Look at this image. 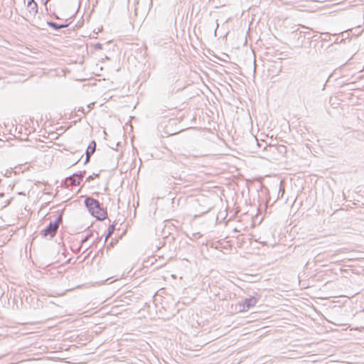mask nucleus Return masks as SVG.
Instances as JSON below:
<instances>
[{
  "label": "nucleus",
  "instance_id": "1",
  "mask_svg": "<svg viewBox=\"0 0 364 364\" xmlns=\"http://www.w3.org/2000/svg\"><path fill=\"white\" fill-rule=\"evenodd\" d=\"M84 203L89 213L98 220H104L107 218V211L102 207V204L92 197H87Z\"/></svg>",
  "mask_w": 364,
  "mask_h": 364
},
{
  "label": "nucleus",
  "instance_id": "2",
  "mask_svg": "<svg viewBox=\"0 0 364 364\" xmlns=\"http://www.w3.org/2000/svg\"><path fill=\"white\" fill-rule=\"evenodd\" d=\"M85 171H80L77 173H74L70 176L65 178V184L66 186H79L80 182L82 181L84 174Z\"/></svg>",
  "mask_w": 364,
  "mask_h": 364
},
{
  "label": "nucleus",
  "instance_id": "3",
  "mask_svg": "<svg viewBox=\"0 0 364 364\" xmlns=\"http://www.w3.org/2000/svg\"><path fill=\"white\" fill-rule=\"evenodd\" d=\"M58 229L55 225L50 222L49 224L41 230V234L43 237H49L51 239L56 235Z\"/></svg>",
  "mask_w": 364,
  "mask_h": 364
},
{
  "label": "nucleus",
  "instance_id": "4",
  "mask_svg": "<svg viewBox=\"0 0 364 364\" xmlns=\"http://www.w3.org/2000/svg\"><path fill=\"white\" fill-rule=\"evenodd\" d=\"M257 302V299L255 296H250L245 299L242 304V309L241 311H246L251 307L255 306Z\"/></svg>",
  "mask_w": 364,
  "mask_h": 364
},
{
  "label": "nucleus",
  "instance_id": "5",
  "mask_svg": "<svg viewBox=\"0 0 364 364\" xmlns=\"http://www.w3.org/2000/svg\"><path fill=\"white\" fill-rule=\"evenodd\" d=\"M47 24L49 27L52 28L55 31H58L61 28H68L70 23H63V24H58L54 21H47Z\"/></svg>",
  "mask_w": 364,
  "mask_h": 364
},
{
  "label": "nucleus",
  "instance_id": "6",
  "mask_svg": "<svg viewBox=\"0 0 364 364\" xmlns=\"http://www.w3.org/2000/svg\"><path fill=\"white\" fill-rule=\"evenodd\" d=\"M95 149H96V142L93 140L90 142V144L87 146L86 151H85V155L87 156L88 157H91V156H92V154L95 153Z\"/></svg>",
  "mask_w": 364,
  "mask_h": 364
},
{
  "label": "nucleus",
  "instance_id": "7",
  "mask_svg": "<svg viewBox=\"0 0 364 364\" xmlns=\"http://www.w3.org/2000/svg\"><path fill=\"white\" fill-rule=\"evenodd\" d=\"M28 12L35 16L38 13V4L37 3H33L30 4H27Z\"/></svg>",
  "mask_w": 364,
  "mask_h": 364
},
{
  "label": "nucleus",
  "instance_id": "8",
  "mask_svg": "<svg viewBox=\"0 0 364 364\" xmlns=\"http://www.w3.org/2000/svg\"><path fill=\"white\" fill-rule=\"evenodd\" d=\"M114 230H115V224L114 223H113L109 226L107 233L105 239V242H106L107 239L113 234Z\"/></svg>",
  "mask_w": 364,
  "mask_h": 364
},
{
  "label": "nucleus",
  "instance_id": "9",
  "mask_svg": "<svg viewBox=\"0 0 364 364\" xmlns=\"http://www.w3.org/2000/svg\"><path fill=\"white\" fill-rule=\"evenodd\" d=\"M53 224L57 226V228H59L60 224L63 222V215L60 213L54 221H50Z\"/></svg>",
  "mask_w": 364,
  "mask_h": 364
},
{
  "label": "nucleus",
  "instance_id": "10",
  "mask_svg": "<svg viewBox=\"0 0 364 364\" xmlns=\"http://www.w3.org/2000/svg\"><path fill=\"white\" fill-rule=\"evenodd\" d=\"M284 194V189L282 187V181H280L279 188L278 190V198H282Z\"/></svg>",
  "mask_w": 364,
  "mask_h": 364
},
{
  "label": "nucleus",
  "instance_id": "11",
  "mask_svg": "<svg viewBox=\"0 0 364 364\" xmlns=\"http://www.w3.org/2000/svg\"><path fill=\"white\" fill-rule=\"evenodd\" d=\"M178 181V182H176V184L183 185V186H188L186 184V180L185 178H182L181 176H179Z\"/></svg>",
  "mask_w": 364,
  "mask_h": 364
},
{
  "label": "nucleus",
  "instance_id": "12",
  "mask_svg": "<svg viewBox=\"0 0 364 364\" xmlns=\"http://www.w3.org/2000/svg\"><path fill=\"white\" fill-rule=\"evenodd\" d=\"M264 150H269L270 151H272L274 152L276 149H277V148L275 146H272V145H267L265 144L264 146Z\"/></svg>",
  "mask_w": 364,
  "mask_h": 364
},
{
  "label": "nucleus",
  "instance_id": "13",
  "mask_svg": "<svg viewBox=\"0 0 364 364\" xmlns=\"http://www.w3.org/2000/svg\"><path fill=\"white\" fill-rule=\"evenodd\" d=\"M202 237V234L199 232H194L192 234V237H190V239L191 240H195V239H197V238H200Z\"/></svg>",
  "mask_w": 364,
  "mask_h": 364
},
{
  "label": "nucleus",
  "instance_id": "14",
  "mask_svg": "<svg viewBox=\"0 0 364 364\" xmlns=\"http://www.w3.org/2000/svg\"><path fill=\"white\" fill-rule=\"evenodd\" d=\"M99 176H100L99 173H93L92 175L89 176L86 178V181H90L93 180L95 178L99 177Z\"/></svg>",
  "mask_w": 364,
  "mask_h": 364
},
{
  "label": "nucleus",
  "instance_id": "15",
  "mask_svg": "<svg viewBox=\"0 0 364 364\" xmlns=\"http://www.w3.org/2000/svg\"><path fill=\"white\" fill-rule=\"evenodd\" d=\"M95 48L96 50H102V45L100 43H97L95 45Z\"/></svg>",
  "mask_w": 364,
  "mask_h": 364
},
{
  "label": "nucleus",
  "instance_id": "16",
  "mask_svg": "<svg viewBox=\"0 0 364 364\" xmlns=\"http://www.w3.org/2000/svg\"><path fill=\"white\" fill-rule=\"evenodd\" d=\"M351 330H355V331H364V326H360V327H355V328H352Z\"/></svg>",
  "mask_w": 364,
  "mask_h": 364
},
{
  "label": "nucleus",
  "instance_id": "17",
  "mask_svg": "<svg viewBox=\"0 0 364 364\" xmlns=\"http://www.w3.org/2000/svg\"><path fill=\"white\" fill-rule=\"evenodd\" d=\"M77 112H80L83 116L85 114V109L83 107L79 108Z\"/></svg>",
  "mask_w": 364,
  "mask_h": 364
},
{
  "label": "nucleus",
  "instance_id": "18",
  "mask_svg": "<svg viewBox=\"0 0 364 364\" xmlns=\"http://www.w3.org/2000/svg\"><path fill=\"white\" fill-rule=\"evenodd\" d=\"M91 235H92V234H87V235L85 237V238L82 240V242H85V241L87 240L90 238V237Z\"/></svg>",
  "mask_w": 364,
  "mask_h": 364
},
{
  "label": "nucleus",
  "instance_id": "19",
  "mask_svg": "<svg viewBox=\"0 0 364 364\" xmlns=\"http://www.w3.org/2000/svg\"><path fill=\"white\" fill-rule=\"evenodd\" d=\"M90 157H88L87 156H85V159L84 161V164H87L90 161Z\"/></svg>",
  "mask_w": 364,
  "mask_h": 364
},
{
  "label": "nucleus",
  "instance_id": "20",
  "mask_svg": "<svg viewBox=\"0 0 364 364\" xmlns=\"http://www.w3.org/2000/svg\"><path fill=\"white\" fill-rule=\"evenodd\" d=\"M255 140L257 141V146H258L259 147L262 146V144H260V143L257 141V139L256 138H255Z\"/></svg>",
  "mask_w": 364,
  "mask_h": 364
},
{
  "label": "nucleus",
  "instance_id": "21",
  "mask_svg": "<svg viewBox=\"0 0 364 364\" xmlns=\"http://www.w3.org/2000/svg\"><path fill=\"white\" fill-rule=\"evenodd\" d=\"M33 3H36V1L34 0H28L27 4H33Z\"/></svg>",
  "mask_w": 364,
  "mask_h": 364
},
{
  "label": "nucleus",
  "instance_id": "22",
  "mask_svg": "<svg viewBox=\"0 0 364 364\" xmlns=\"http://www.w3.org/2000/svg\"><path fill=\"white\" fill-rule=\"evenodd\" d=\"M53 16L55 19H60L59 16L58 15H56L55 14H53Z\"/></svg>",
  "mask_w": 364,
  "mask_h": 364
},
{
  "label": "nucleus",
  "instance_id": "23",
  "mask_svg": "<svg viewBox=\"0 0 364 364\" xmlns=\"http://www.w3.org/2000/svg\"><path fill=\"white\" fill-rule=\"evenodd\" d=\"M279 149H285V147H284V146H279Z\"/></svg>",
  "mask_w": 364,
  "mask_h": 364
},
{
  "label": "nucleus",
  "instance_id": "24",
  "mask_svg": "<svg viewBox=\"0 0 364 364\" xmlns=\"http://www.w3.org/2000/svg\"><path fill=\"white\" fill-rule=\"evenodd\" d=\"M80 161V159H78L77 161H75V163L73 164V165L77 164V162Z\"/></svg>",
  "mask_w": 364,
  "mask_h": 364
},
{
  "label": "nucleus",
  "instance_id": "25",
  "mask_svg": "<svg viewBox=\"0 0 364 364\" xmlns=\"http://www.w3.org/2000/svg\"><path fill=\"white\" fill-rule=\"evenodd\" d=\"M49 0H46L44 4H46Z\"/></svg>",
  "mask_w": 364,
  "mask_h": 364
},
{
  "label": "nucleus",
  "instance_id": "26",
  "mask_svg": "<svg viewBox=\"0 0 364 364\" xmlns=\"http://www.w3.org/2000/svg\"><path fill=\"white\" fill-rule=\"evenodd\" d=\"M152 2V0H151V3Z\"/></svg>",
  "mask_w": 364,
  "mask_h": 364
},
{
  "label": "nucleus",
  "instance_id": "27",
  "mask_svg": "<svg viewBox=\"0 0 364 364\" xmlns=\"http://www.w3.org/2000/svg\"><path fill=\"white\" fill-rule=\"evenodd\" d=\"M363 311L364 312V309H363Z\"/></svg>",
  "mask_w": 364,
  "mask_h": 364
}]
</instances>
